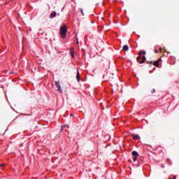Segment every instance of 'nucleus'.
I'll use <instances>...</instances> for the list:
<instances>
[{
	"instance_id": "9b49d317",
	"label": "nucleus",
	"mask_w": 179,
	"mask_h": 179,
	"mask_svg": "<svg viewBox=\"0 0 179 179\" xmlns=\"http://www.w3.org/2000/svg\"><path fill=\"white\" fill-rule=\"evenodd\" d=\"M33 65H34V63H29V69H31V71L32 72H34V71L33 70V68H31L33 66Z\"/></svg>"
},
{
	"instance_id": "f8f14e48",
	"label": "nucleus",
	"mask_w": 179,
	"mask_h": 179,
	"mask_svg": "<svg viewBox=\"0 0 179 179\" xmlns=\"http://www.w3.org/2000/svg\"><path fill=\"white\" fill-rule=\"evenodd\" d=\"M64 128H69V125L64 124L63 126H62L61 132H62V131H64Z\"/></svg>"
},
{
	"instance_id": "39448f33",
	"label": "nucleus",
	"mask_w": 179,
	"mask_h": 179,
	"mask_svg": "<svg viewBox=\"0 0 179 179\" xmlns=\"http://www.w3.org/2000/svg\"><path fill=\"white\" fill-rule=\"evenodd\" d=\"M131 137L133 138L134 141H138L140 138L139 135L138 134H132Z\"/></svg>"
},
{
	"instance_id": "0eeeda50",
	"label": "nucleus",
	"mask_w": 179,
	"mask_h": 179,
	"mask_svg": "<svg viewBox=\"0 0 179 179\" xmlns=\"http://www.w3.org/2000/svg\"><path fill=\"white\" fill-rule=\"evenodd\" d=\"M131 155L132 156H134V157H139V154L136 151H133L131 152Z\"/></svg>"
},
{
	"instance_id": "6ab92c4d",
	"label": "nucleus",
	"mask_w": 179,
	"mask_h": 179,
	"mask_svg": "<svg viewBox=\"0 0 179 179\" xmlns=\"http://www.w3.org/2000/svg\"><path fill=\"white\" fill-rule=\"evenodd\" d=\"M155 52L156 54H158L159 51L155 50Z\"/></svg>"
},
{
	"instance_id": "1a4fd4ad",
	"label": "nucleus",
	"mask_w": 179,
	"mask_h": 179,
	"mask_svg": "<svg viewBox=\"0 0 179 179\" xmlns=\"http://www.w3.org/2000/svg\"><path fill=\"white\" fill-rule=\"evenodd\" d=\"M55 16H57V13L55 11H53L51 14H50V19H54V17H55Z\"/></svg>"
},
{
	"instance_id": "aec40b11",
	"label": "nucleus",
	"mask_w": 179,
	"mask_h": 179,
	"mask_svg": "<svg viewBox=\"0 0 179 179\" xmlns=\"http://www.w3.org/2000/svg\"><path fill=\"white\" fill-rule=\"evenodd\" d=\"M162 48H159V51H162Z\"/></svg>"
},
{
	"instance_id": "a211bd4d",
	"label": "nucleus",
	"mask_w": 179,
	"mask_h": 179,
	"mask_svg": "<svg viewBox=\"0 0 179 179\" xmlns=\"http://www.w3.org/2000/svg\"><path fill=\"white\" fill-rule=\"evenodd\" d=\"M169 179H176V176H174L173 178H169Z\"/></svg>"
},
{
	"instance_id": "20e7f679",
	"label": "nucleus",
	"mask_w": 179,
	"mask_h": 179,
	"mask_svg": "<svg viewBox=\"0 0 179 179\" xmlns=\"http://www.w3.org/2000/svg\"><path fill=\"white\" fill-rule=\"evenodd\" d=\"M55 86L60 93H62V89L61 88V85H59V81H55Z\"/></svg>"
},
{
	"instance_id": "dca6fc26",
	"label": "nucleus",
	"mask_w": 179,
	"mask_h": 179,
	"mask_svg": "<svg viewBox=\"0 0 179 179\" xmlns=\"http://www.w3.org/2000/svg\"><path fill=\"white\" fill-rule=\"evenodd\" d=\"M137 158L138 157H134V159H133L134 162H136Z\"/></svg>"
},
{
	"instance_id": "6e6552de",
	"label": "nucleus",
	"mask_w": 179,
	"mask_h": 179,
	"mask_svg": "<svg viewBox=\"0 0 179 179\" xmlns=\"http://www.w3.org/2000/svg\"><path fill=\"white\" fill-rule=\"evenodd\" d=\"M70 54L73 58L75 57V51L73 50V48L70 49Z\"/></svg>"
},
{
	"instance_id": "9d476101",
	"label": "nucleus",
	"mask_w": 179,
	"mask_h": 179,
	"mask_svg": "<svg viewBox=\"0 0 179 179\" xmlns=\"http://www.w3.org/2000/svg\"><path fill=\"white\" fill-rule=\"evenodd\" d=\"M122 50H123V51H128L129 50V47L127 45H124L122 47Z\"/></svg>"
},
{
	"instance_id": "5701e85b",
	"label": "nucleus",
	"mask_w": 179,
	"mask_h": 179,
	"mask_svg": "<svg viewBox=\"0 0 179 179\" xmlns=\"http://www.w3.org/2000/svg\"><path fill=\"white\" fill-rule=\"evenodd\" d=\"M71 116H73V115H72V114H71Z\"/></svg>"
},
{
	"instance_id": "423d86ee",
	"label": "nucleus",
	"mask_w": 179,
	"mask_h": 179,
	"mask_svg": "<svg viewBox=\"0 0 179 179\" xmlns=\"http://www.w3.org/2000/svg\"><path fill=\"white\" fill-rule=\"evenodd\" d=\"M160 61H162V59H158L157 61H155L154 63H153V65L155 66H156L157 68H159V62H160Z\"/></svg>"
},
{
	"instance_id": "2eb2a0df",
	"label": "nucleus",
	"mask_w": 179,
	"mask_h": 179,
	"mask_svg": "<svg viewBox=\"0 0 179 179\" xmlns=\"http://www.w3.org/2000/svg\"><path fill=\"white\" fill-rule=\"evenodd\" d=\"M151 93H152V94H154V93H156V90L153 89V90L151 91Z\"/></svg>"
},
{
	"instance_id": "412c9836",
	"label": "nucleus",
	"mask_w": 179,
	"mask_h": 179,
	"mask_svg": "<svg viewBox=\"0 0 179 179\" xmlns=\"http://www.w3.org/2000/svg\"><path fill=\"white\" fill-rule=\"evenodd\" d=\"M34 71H36V67H34Z\"/></svg>"
},
{
	"instance_id": "f03ea898",
	"label": "nucleus",
	"mask_w": 179,
	"mask_h": 179,
	"mask_svg": "<svg viewBox=\"0 0 179 179\" xmlns=\"http://www.w3.org/2000/svg\"><path fill=\"white\" fill-rule=\"evenodd\" d=\"M66 33H68V29H66V26H63L60 27V34L62 38H65L66 37Z\"/></svg>"
},
{
	"instance_id": "f3484780",
	"label": "nucleus",
	"mask_w": 179,
	"mask_h": 179,
	"mask_svg": "<svg viewBox=\"0 0 179 179\" xmlns=\"http://www.w3.org/2000/svg\"><path fill=\"white\" fill-rule=\"evenodd\" d=\"M147 64H153V62H147Z\"/></svg>"
},
{
	"instance_id": "4be33fe9",
	"label": "nucleus",
	"mask_w": 179,
	"mask_h": 179,
	"mask_svg": "<svg viewBox=\"0 0 179 179\" xmlns=\"http://www.w3.org/2000/svg\"><path fill=\"white\" fill-rule=\"evenodd\" d=\"M83 52H84V53H85V50H83Z\"/></svg>"
},
{
	"instance_id": "7ed1b4c3",
	"label": "nucleus",
	"mask_w": 179,
	"mask_h": 179,
	"mask_svg": "<svg viewBox=\"0 0 179 179\" xmlns=\"http://www.w3.org/2000/svg\"><path fill=\"white\" fill-rule=\"evenodd\" d=\"M106 80H114V73H107L106 76H103V79Z\"/></svg>"
},
{
	"instance_id": "f257e3e1",
	"label": "nucleus",
	"mask_w": 179,
	"mask_h": 179,
	"mask_svg": "<svg viewBox=\"0 0 179 179\" xmlns=\"http://www.w3.org/2000/svg\"><path fill=\"white\" fill-rule=\"evenodd\" d=\"M142 54L143 55H146V51L145 50H140L138 52V57H137V62H139V64H144L145 62H146V57L143 56V57H141V55H142Z\"/></svg>"
},
{
	"instance_id": "ddd939ff",
	"label": "nucleus",
	"mask_w": 179,
	"mask_h": 179,
	"mask_svg": "<svg viewBox=\"0 0 179 179\" xmlns=\"http://www.w3.org/2000/svg\"><path fill=\"white\" fill-rule=\"evenodd\" d=\"M80 78V76L79 74V71H77V76H76V78H77L78 82H79Z\"/></svg>"
},
{
	"instance_id": "4468645a",
	"label": "nucleus",
	"mask_w": 179,
	"mask_h": 179,
	"mask_svg": "<svg viewBox=\"0 0 179 179\" xmlns=\"http://www.w3.org/2000/svg\"><path fill=\"white\" fill-rule=\"evenodd\" d=\"M80 10L81 12L82 16H85V13H83V9L80 8Z\"/></svg>"
}]
</instances>
